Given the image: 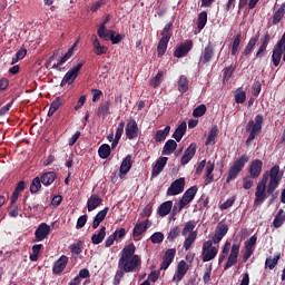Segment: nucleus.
Masks as SVG:
<instances>
[{
	"mask_svg": "<svg viewBox=\"0 0 285 285\" xmlns=\"http://www.w3.org/2000/svg\"><path fill=\"white\" fill-rule=\"evenodd\" d=\"M282 175L284 173L279 171V165H275L263 174L262 179L258 181L255 190L254 206H262L268 195H273L282 181Z\"/></svg>",
	"mask_w": 285,
	"mask_h": 285,
	"instance_id": "nucleus-1",
	"label": "nucleus"
},
{
	"mask_svg": "<svg viewBox=\"0 0 285 285\" xmlns=\"http://www.w3.org/2000/svg\"><path fill=\"white\" fill-rule=\"evenodd\" d=\"M137 247L134 243L125 246L121 250L120 258L118 261V268L125 273H137V269L141 267V257L135 254Z\"/></svg>",
	"mask_w": 285,
	"mask_h": 285,
	"instance_id": "nucleus-2",
	"label": "nucleus"
},
{
	"mask_svg": "<svg viewBox=\"0 0 285 285\" xmlns=\"http://www.w3.org/2000/svg\"><path fill=\"white\" fill-rule=\"evenodd\" d=\"M264 125V116L262 114H258L255 116V121L249 120L246 127L247 132H249L247 139H246V146L249 144H253L255 137L258 135H262V126Z\"/></svg>",
	"mask_w": 285,
	"mask_h": 285,
	"instance_id": "nucleus-3",
	"label": "nucleus"
},
{
	"mask_svg": "<svg viewBox=\"0 0 285 285\" xmlns=\"http://www.w3.org/2000/svg\"><path fill=\"white\" fill-rule=\"evenodd\" d=\"M248 161H250V157L246 155H242L239 158H237L228 170L226 184H230V181L237 179L239 173L244 170V167L248 164Z\"/></svg>",
	"mask_w": 285,
	"mask_h": 285,
	"instance_id": "nucleus-4",
	"label": "nucleus"
},
{
	"mask_svg": "<svg viewBox=\"0 0 285 285\" xmlns=\"http://www.w3.org/2000/svg\"><path fill=\"white\" fill-rule=\"evenodd\" d=\"M86 65V61L79 62L77 66L72 67L67 71V73L63 76L60 86L63 87L66 83H75V79L79 77V72H81V68Z\"/></svg>",
	"mask_w": 285,
	"mask_h": 285,
	"instance_id": "nucleus-5",
	"label": "nucleus"
},
{
	"mask_svg": "<svg viewBox=\"0 0 285 285\" xmlns=\"http://www.w3.org/2000/svg\"><path fill=\"white\" fill-rule=\"evenodd\" d=\"M185 186H186V178L180 177L174 180L167 189V196L175 197V195H181V193H184Z\"/></svg>",
	"mask_w": 285,
	"mask_h": 285,
	"instance_id": "nucleus-6",
	"label": "nucleus"
},
{
	"mask_svg": "<svg viewBox=\"0 0 285 285\" xmlns=\"http://www.w3.org/2000/svg\"><path fill=\"white\" fill-rule=\"evenodd\" d=\"M126 137L127 139H137L139 137V126L137 125V120L135 118H130L127 121L126 128H125Z\"/></svg>",
	"mask_w": 285,
	"mask_h": 285,
	"instance_id": "nucleus-7",
	"label": "nucleus"
},
{
	"mask_svg": "<svg viewBox=\"0 0 285 285\" xmlns=\"http://www.w3.org/2000/svg\"><path fill=\"white\" fill-rule=\"evenodd\" d=\"M197 186H191L190 188H188L180 200L179 202V209L181 208H186V206H188V204H190V202H193V199H195V195H197Z\"/></svg>",
	"mask_w": 285,
	"mask_h": 285,
	"instance_id": "nucleus-8",
	"label": "nucleus"
},
{
	"mask_svg": "<svg viewBox=\"0 0 285 285\" xmlns=\"http://www.w3.org/2000/svg\"><path fill=\"white\" fill-rule=\"evenodd\" d=\"M177 255V249L169 248L165 252L163 256V262L160 264V271H168L170 267V264L175 262V256Z\"/></svg>",
	"mask_w": 285,
	"mask_h": 285,
	"instance_id": "nucleus-9",
	"label": "nucleus"
},
{
	"mask_svg": "<svg viewBox=\"0 0 285 285\" xmlns=\"http://www.w3.org/2000/svg\"><path fill=\"white\" fill-rule=\"evenodd\" d=\"M190 269V267L188 266V264L186 263V261H180L177 265V269L174 274L173 277V282H181L184 279V277H186V273H188V271Z\"/></svg>",
	"mask_w": 285,
	"mask_h": 285,
	"instance_id": "nucleus-10",
	"label": "nucleus"
},
{
	"mask_svg": "<svg viewBox=\"0 0 285 285\" xmlns=\"http://www.w3.org/2000/svg\"><path fill=\"white\" fill-rule=\"evenodd\" d=\"M262 168H264V161L259 159L253 160L248 168L250 179H257L262 175Z\"/></svg>",
	"mask_w": 285,
	"mask_h": 285,
	"instance_id": "nucleus-11",
	"label": "nucleus"
},
{
	"mask_svg": "<svg viewBox=\"0 0 285 285\" xmlns=\"http://www.w3.org/2000/svg\"><path fill=\"white\" fill-rule=\"evenodd\" d=\"M237 257H239V245L234 244L230 249V254L225 264L224 271H228V268H233L235 264H237Z\"/></svg>",
	"mask_w": 285,
	"mask_h": 285,
	"instance_id": "nucleus-12",
	"label": "nucleus"
},
{
	"mask_svg": "<svg viewBox=\"0 0 285 285\" xmlns=\"http://www.w3.org/2000/svg\"><path fill=\"white\" fill-rule=\"evenodd\" d=\"M69 258L66 255L60 256L52 265L53 275H61L63 271H66V266H68Z\"/></svg>",
	"mask_w": 285,
	"mask_h": 285,
	"instance_id": "nucleus-13",
	"label": "nucleus"
},
{
	"mask_svg": "<svg viewBox=\"0 0 285 285\" xmlns=\"http://www.w3.org/2000/svg\"><path fill=\"white\" fill-rule=\"evenodd\" d=\"M50 235V227L46 223H41L35 232V242H43Z\"/></svg>",
	"mask_w": 285,
	"mask_h": 285,
	"instance_id": "nucleus-14",
	"label": "nucleus"
},
{
	"mask_svg": "<svg viewBox=\"0 0 285 285\" xmlns=\"http://www.w3.org/2000/svg\"><path fill=\"white\" fill-rule=\"evenodd\" d=\"M193 50V40H186L185 43H181L174 51V57L177 59H181V57H186Z\"/></svg>",
	"mask_w": 285,
	"mask_h": 285,
	"instance_id": "nucleus-15",
	"label": "nucleus"
},
{
	"mask_svg": "<svg viewBox=\"0 0 285 285\" xmlns=\"http://www.w3.org/2000/svg\"><path fill=\"white\" fill-rule=\"evenodd\" d=\"M214 56L215 47L212 43H208L199 58V63H202V66H206V63H208Z\"/></svg>",
	"mask_w": 285,
	"mask_h": 285,
	"instance_id": "nucleus-16",
	"label": "nucleus"
},
{
	"mask_svg": "<svg viewBox=\"0 0 285 285\" xmlns=\"http://www.w3.org/2000/svg\"><path fill=\"white\" fill-rule=\"evenodd\" d=\"M196 153H197V144L191 142L189 145V147L185 150V153L180 159L181 166H186V164H188L190 161V159H193V157H195Z\"/></svg>",
	"mask_w": 285,
	"mask_h": 285,
	"instance_id": "nucleus-17",
	"label": "nucleus"
},
{
	"mask_svg": "<svg viewBox=\"0 0 285 285\" xmlns=\"http://www.w3.org/2000/svg\"><path fill=\"white\" fill-rule=\"evenodd\" d=\"M167 164L168 157H160L157 159L151 170V177H158L160 173H164V168H166Z\"/></svg>",
	"mask_w": 285,
	"mask_h": 285,
	"instance_id": "nucleus-18",
	"label": "nucleus"
},
{
	"mask_svg": "<svg viewBox=\"0 0 285 285\" xmlns=\"http://www.w3.org/2000/svg\"><path fill=\"white\" fill-rule=\"evenodd\" d=\"M130 168H132V156L127 155L120 165L119 177H121V175H128V173H130Z\"/></svg>",
	"mask_w": 285,
	"mask_h": 285,
	"instance_id": "nucleus-19",
	"label": "nucleus"
},
{
	"mask_svg": "<svg viewBox=\"0 0 285 285\" xmlns=\"http://www.w3.org/2000/svg\"><path fill=\"white\" fill-rule=\"evenodd\" d=\"M173 210V200H167L160 204V206L157 209V215L159 217H166L167 215H170Z\"/></svg>",
	"mask_w": 285,
	"mask_h": 285,
	"instance_id": "nucleus-20",
	"label": "nucleus"
},
{
	"mask_svg": "<svg viewBox=\"0 0 285 285\" xmlns=\"http://www.w3.org/2000/svg\"><path fill=\"white\" fill-rule=\"evenodd\" d=\"M104 202L101 197L97 194H92L88 200H87V208L89 213H92V210H96V208Z\"/></svg>",
	"mask_w": 285,
	"mask_h": 285,
	"instance_id": "nucleus-21",
	"label": "nucleus"
},
{
	"mask_svg": "<svg viewBox=\"0 0 285 285\" xmlns=\"http://www.w3.org/2000/svg\"><path fill=\"white\" fill-rule=\"evenodd\" d=\"M57 179V174L55 171H46L40 176V181L43 186H52Z\"/></svg>",
	"mask_w": 285,
	"mask_h": 285,
	"instance_id": "nucleus-22",
	"label": "nucleus"
},
{
	"mask_svg": "<svg viewBox=\"0 0 285 285\" xmlns=\"http://www.w3.org/2000/svg\"><path fill=\"white\" fill-rule=\"evenodd\" d=\"M188 129V125H186V121H183L174 131L173 138L179 142L181 139H184V136L186 135V130Z\"/></svg>",
	"mask_w": 285,
	"mask_h": 285,
	"instance_id": "nucleus-23",
	"label": "nucleus"
},
{
	"mask_svg": "<svg viewBox=\"0 0 285 285\" xmlns=\"http://www.w3.org/2000/svg\"><path fill=\"white\" fill-rule=\"evenodd\" d=\"M257 41H259V31L255 35V37L250 38L248 43L246 45L243 55L244 57H248L257 46Z\"/></svg>",
	"mask_w": 285,
	"mask_h": 285,
	"instance_id": "nucleus-24",
	"label": "nucleus"
},
{
	"mask_svg": "<svg viewBox=\"0 0 285 285\" xmlns=\"http://www.w3.org/2000/svg\"><path fill=\"white\" fill-rule=\"evenodd\" d=\"M97 35L99 39H104L105 41H110V37L112 35H117V32L115 30H109L108 28H106V26H99L97 30Z\"/></svg>",
	"mask_w": 285,
	"mask_h": 285,
	"instance_id": "nucleus-25",
	"label": "nucleus"
},
{
	"mask_svg": "<svg viewBox=\"0 0 285 285\" xmlns=\"http://www.w3.org/2000/svg\"><path fill=\"white\" fill-rule=\"evenodd\" d=\"M206 166V176H205V184L208 186V184H213V180L215 179V176L213 175V171L215 170V163L207 161Z\"/></svg>",
	"mask_w": 285,
	"mask_h": 285,
	"instance_id": "nucleus-26",
	"label": "nucleus"
},
{
	"mask_svg": "<svg viewBox=\"0 0 285 285\" xmlns=\"http://www.w3.org/2000/svg\"><path fill=\"white\" fill-rule=\"evenodd\" d=\"M63 104H66V101L61 98V97H56V99L51 102L49 111L47 114L48 117H52V115H55V112L61 108V106H63Z\"/></svg>",
	"mask_w": 285,
	"mask_h": 285,
	"instance_id": "nucleus-27",
	"label": "nucleus"
},
{
	"mask_svg": "<svg viewBox=\"0 0 285 285\" xmlns=\"http://www.w3.org/2000/svg\"><path fill=\"white\" fill-rule=\"evenodd\" d=\"M177 150V141L169 139L165 142L161 155H173Z\"/></svg>",
	"mask_w": 285,
	"mask_h": 285,
	"instance_id": "nucleus-28",
	"label": "nucleus"
},
{
	"mask_svg": "<svg viewBox=\"0 0 285 285\" xmlns=\"http://www.w3.org/2000/svg\"><path fill=\"white\" fill-rule=\"evenodd\" d=\"M106 239V226H102L97 234L91 236V244L99 245Z\"/></svg>",
	"mask_w": 285,
	"mask_h": 285,
	"instance_id": "nucleus-29",
	"label": "nucleus"
},
{
	"mask_svg": "<svg viewBox=\"0 0 285 285\" xmlns=\"http://www.w3.org/2000/svg\"><path fill=\"white\" fill-rule=\"evenodd\" d=\"M219 249H217V247H212L210 249L203 250V262H212V259H215V257H217Z\"/></svg>",
	"mask_w": 285,
	"mask_h": 285,
	"instance_id": "nucleus-30",
	"label": "nucleus"
},
{
	"mask_svg": "<svg viewBox=\"0 0 285 285\" xmlns=\"http://www.w3.org/2000/svg\"><path fill=\"white\" fill-rule=\"evenodd\" d=\"M110 100L102 101L97 110V117H106V115L110 114Z\"/></svg>",
	"mask_w": 285,
	"mask_h": 285,
	"instance_id": "nucleus-31",
	"label": "nucleus"
},
{
	"mask_svg": "<svg viewBox=\"0 0 285 285\" xmlns=\"http://www.w3.org/2000/svg\"><path fill=\"white\" fill-rule=\"evenodd\" d=\"M217 135H219V129L217 128V126H214L210 130L209 134L207 136L206 146H215V139H217Z\"/></svg>",
	"mask_w": 285,
	"mask_h": 285,
	"instance_id": "nucleus-32",
	"label": "nucleus"
},
{
	"mask_svg": "<svg viewBox=\"0 0 285 285\" xmlns=\"http://www.w3.org/2000/svg\"><path fill=\"white\" fill-rule=\"evenodd\" d=\"M167 135H170V126H166L163 130H157L154 139L159 144V141H166Z\"/></svg>",
	"mask_w": 285,
	"mask_h": 285,
	"instance_id": "nucleus-33",
	"label": "nucleus"
},
{
	"mask_svg": "<svg viewBox=\"0 0 285 285\" xmlns=\"http://www.w3.org/2000/svg\"><path fill=\"white\" fill-rule=\"evenodd\" d=\"M284 14H285V4L283 3L273 14V24L277 26V23H279V21H282L284 19Z\"/></svg>",
	"mask_w": 285,
	"mask_h": 285,
	"instance_id": "nucleus-34",
	"label": "nucleus"
},
{
	"mask_svg": "<svg viewBox=\"0 0 285 285\" xmlns=\"http://www.w3.org/2000/svg\"><path fill=\"white\" fill-rule=\"evenodd\" d=\"M282 258V254H277L274 257H268L265 261V268H269V271H273L277 264H279V259Z\"/></svg>",
	"mask_w": 285,
	"mask_h": 285,
	"instance_id": "nucleus-35",
	"label": "nucleus"
},
{
	"mask_svg": "<svg viewBox=\"0 0 285 285\" xmlns=\"http://www.w3.org/2000/svg\"><path fill=\"white\" fill-rule=\"evenodd\" d=\"M110 153H112V149L108 144L101 145L98 149V155L100 159H108L110 157Z\"/></svg>",
	"mask_w": 285,
	"mask_h": 285,
	"instance_id": "nucleus-36",
	"label": "nucleus"
},
{
	"mask_svg": "<svg viewBox=\"0 0 285 285\" xmlns=\"http://www.w3.org/2000/svg\"><path fill=\"white\" fill-rule=\"evenodd\" d=\"M197 239V232H193L188 235V237L184 240V248L185 250H190L193 248V244H195V240Z\"/></svg>",
	"mask_w": 285,
	"mask_h": 285,
	"instance_id": "nucleus-37",
	"label": "nucleus"
},
{
	"mask_svg": "<svg viewBox=\"0 0 285 285\" xmlns=\"http://www.w3.org/2000/svg\"><path fill=\"white\" fill-rule=\"evenodd\" d=\"M41 178L39 176L35 177L31 180L30 184V193L31 195H37V193H39L41 190Z\"/></svg>",
	"mask_w": 285,
	"mask_h": 285,
	"instance_id": "nucleus-38",
	"label": "nucleus"
},
{
	"mask_svg": "<svg viewBox=\"0 0 285 285\" xmlns=\"http://www.w3.org/2000/svg\"><path fill=\"white\" fill-rule=\"evenodd\" d=\"M208 23V12L203 11L198 14L197 28L198 30H204Z\"/></svg>",
	"mask_w": 285,
	"mask_h": 285,
	"instance_id": "nucleus-39",
	"label": "nucleus"
},
{
	"mask_svg": "<svg viewBox=\"0 0 285 285\" xmlns=\"http://www.w3.org/2000/svg\"><path fill=\"white\" fill-rule=\"evenodd\" d=\"M161 81H164V71H158L156 76L149 80V86H151V88H159Z\"/></svg>",
	"mask_w": 285,
	"mask_h": 285,
	"instance_id": "nucleus-40",
	"label": "nucleus"
},
{
	"mask_svg": "<svg viewBox=\"0 0 285 285\" xmlns=\"http://www.w3.org/2000/svg\"><path fill=\"white\" fill-rule=\"evenodd\" d=\"M170 37H173V22H169L164 27L160 39L170 41Z\"/></svg>",
	"mask_w": 285,
	"mask_h": 285,
	"instance_id": "nucleus-41",
	"label": "nucleus"
},
{
	"mask_svg": "<svg viewBox=\"0 0 285 285\" xmlns=\"http://www.w3.org/2000/svg\"><path fill=\"white\" fill-rule=\"evenodd\" d=\"M195 226H197V223H195V220H188L181 230L183 237H186L188 233H195Z\"/></svg>",
	"mask_w": 285,
	"mask_h": 285,
	"instance_id": "nucleus-42",
	"label": "nucleus"
},
{
	"mask_svg": "<svg viewBox=\"0 0 285 285\" xmlns=\"http://www.w3.org/2000/svg\"><path fill=\"white\" fill-rule=\"evenodd\" d=\"M168 43H169V40H164L160 38L157 46L158 57H164V55H166V50H168Z\"/></svg>",
	"mask_w": 285,
	"mask_h": 285,
	"instance_id": "nucleus-43",
	"label": "nucleus"
},
{
	"mask_svg": "<svg viewBox=\"0 0 285 285\" xmlns=\"http://www.w3.org/2000/svg\"><path fill=\"white\" fill-rule=\"evenodd\" d=\"M178 90L184 95V92H188V78L186 76H180L178 80Z\"/></svg>",
	"mask_w": 285,
	"mask_h": 285,
	"instance_id": "nucleus-44",
	"label": "nucleus"
},
{
	"mask_svg": "<svg viewBox=\"0 0 285 285\" xmlns=\"http://www.w3.org/2000/svg\"><path fill=\"white\" fill-rule=\"evenodd\" d=\"M282 215H284V209H279L276 216L274 217V220H273L274 228H282V226L284 225L285 220L282 217Z\"/></svg>",
	"mask_w": 285,
	"mask_h": 285,
	"instance_id": "nucleus-45",
	"label": "nucleus"
},
{
	"mask_svg": "<svg viewBox=\"0 0 285 285\" xmlns=\"http://www.w3.org/2000/svg\"><path fill=\"white\" fill-rule=\"evenodd\" d=\"M242 43V33H237L232 43V55L235 57L239 50V45Z\"/></svg>",
	"mask_w": 285,
	"mask_h": 285,
	"instance_id": "nucleus-46",
	"label": "nucleus"
},
{
	"mask_svg": "<svg viewBox=\"0 0 285 285\" xmlns=\"http://www.w3.org/2000/svg\"><path fill=\"white\" fill-rule=\"evenodd\" d=\"M28 55V50L26 48H21L17 51L16 57L12 58L11 66H14V63H19L21 59H24Z\"/></svg>",
	"mask_w": 285,
	"mask_h": 285,
	"instance_id": "nucleus-47",
	"label": "nucleus"
},
{
	"mask_svg": "<svg viewBox=\"0 0 285 285\" xmlns=\"http://www.w3.org/2000/svg\"><path fill=\"white\" fill-rule=\"evenodd\" d=\"M179 235H181V229L179 228V226H175L169 230V233L167 235V239L169 242H175V239H177V237H179Z\"/></svg>",
	"mask_w": 285,
	"mask_h": 285,
	"instance_id": "nucleus-48",
	"label": "nucleus"
},
{
	"mask_svg": "<svg viewBox=\"0 0 285 285\" xmlns=\"http://www.w3.org/2000/svg\"><path fill=\"white\" fill-rule=\"evenodd\" d=\"M70 250L72 253V255H81L82 250H83V242L79 240L76 244H72L70 246Z\"/></svg>",
	"mask_w": 285,
	"mask_h": 285,
	"instance_id": "nucleus-49",
	"label": "nucleus"
},
{
	"mask_svg": "<svg viewBox=\"0 0 285 285\" xmlns=\"http://www.w3.org/2000/svg\"><path fill=\"white\" fill-rule=\"evenodd\" d=\"M206 105H199L193 110V117H204L206 115Z\"/></svg>",
	"mask_w": 285,
	"mask_h": 285,
	"instance_id": "nucleus-50",
	"label": "nucleus"
},
{
	"mask_svg": "<svg viewBox=\"0 0 285 285\" xmlns=\"http://www.w3.org/2000/svg\"><path fill=\"white\" fill-rule=\"evenodd\" d=\"M146 233V227H144V224L138 223L134 227L132 236L134 237H141Z\"/></svg>",
	"mask_w": 285,
	"mask_h": 285,
	"instance_id": "nucleus-51",
	"label": "nucleus"
},
{
	"mask_svg": "<svg viewBox=\"0 0 285 285\" xmlns=\"http://www.w3.org/2000/svg\"><path fill=\"white\" fill-rule=\"evenodd\" d=\"M212 273H213V264L206 265L205 273L203 275L204 284H210Z\"/></svg>",
	"mask_w": 285,
	"mask_h": 285,
	"instance_id": "nucleus-52",
	"label": "nucleus"
},
{
	"mask_svg": "<svg viewBox=\"0 0 285 285\" xmlns=\"http://www.w3.org/2000/svg\"><path fill=\"white\" fill-rule=\"evenodd\" d=\"M151 244H161L164 242V233L156 232L150 236Z\"/></svg>",
	"mask_w": 285,
	"mask_h": 285,
	"instance_id": "nucleus-53",
	"label": "nucleus"
},
{
	"mask_svg": "<svg viewBox=\"0 0 285 285\" xmlns=\"http://www.w3.org/2000/svg\"><path fill=\"white\" fill-rule=\"evenodd\" d=\"M235 196H232L230 198H228L225 203H223L219 208L220 210H228V208H230L233 206V204H235Z\"/></svg>",
	"mask_w": 285,
	"mask_h": 285,
	"instance_id": "nucleus-54",
	"label": "nucleus"
},
{
	"mask_svg": "<svg viewBox=\"0 0 285 285\" xmlns=\"http://www.w3.org/2000/svg\"><path fill=\"white\" fill-rule=\"evenodd\" d=\"M124 128H126V122L120 121V122L118 124L117 129H116V135H115V138H114V139H118V140L121 139V135H124Z\"/></svg>",
	"mask_w": 285,
	"mask_h": 285,
	"instance_id": "nucleus-55",
	"label": "nucleus"
},
{
	"mask_svg": "<svg viewBox=\"0 0 285 285\" xmlns=\"http://www.w3.org/2000/svg\"><path fill=\"white\" fill-rule=\"evenodd\" d=\"M110 210V207H105L104 209H101L95 217L96 220L98 222H104V219H106V215H108V212Z\"/></svg>",
	"mask_w": 285,
	"mask_h": 285,
	"instance_id": "nucleus-56",
	"label": "nucleus"
},
{
	"mask_svg": "<svg viewBox=\"0 0 285 285\" xmlns=\"http://www.w3.org/2000/svg\"><path fill=\"white\" fill-rule=\"evenodd\" d=\"M216 230L223 235V237H226V235L228 234V225L223 224V223H218Z\"/></svg>",
	"mask_w": 285,
	"mask_h": 285,
	"instance_id": "nucleus-57",
	"label": "nucleus"
},
{
	"mask_svg": "<svg viewBox=\"0 0 285 285\" xmlns=\"http://www.w3.org/2000/svg\"><path fill=\"white\" fill-rule=\"evenodd\" d=\"M246 101V91H237L235 95L236 104H244Z\"/></svg>",
	"mask_w": 285,
	"mask_h": 285,
	"instance_id": "nucleus-58",
	"label": "nucleus"
},
{
	"mask_svg": "<svg viewBox=\"0 0 285 285\" xmlns=\"http://www.w3.org/2000/svg\"><path fill=\"white\" fill-rule=\"evenodd\" d=\"M88 222V215H82L78 218L77 224H76V228H83V226H86V223Z\"/></svg>",
	"mask_w": 285,
	"mask_h": 285,
	"instance_id": "nucleus-59",
	"label": "nucleus"
},
{
	"mask_svg": "<svg viewBox=\"0 0 285 285\" xmlns=\"http://www.w3.org/2000/svg\"><path fill=\"white\" fill-rule=\"evenodd\" d=\"M117 239V232H115L112 235H110L106 240H105V247L110 248L112 244H115V240Z\"/></svg>",
	"mask_w": 285,
	"mask_h": 285,
	"instance_id": "nucleus-60",
	"label": "nucleus"
},
{
	"mask_svg": "<svg viewBox=\"0 0 285 285\" xmlns=\"http://www.w3.org/2000/svg\"><path fill=\"white\" fill-rule=\"evenodd\" d=\"M29 210L31 213H41V210H43V206L38 203H31V205H29Z\"/></svg>",
	"mask_w": 285,
	"mask_h": 285,
	"instance_id": "nucleus-61",
	"label": "nucleus"
},
{
	"mask_svg": "<svg viewBox=\"0 0 285 285\" xmlns=\"http://www.w3.org/2000/svg\"><path fill=\"white\" fill-rule=\"evenodd\" d=\"M140 215L141 217H150V215H153V205H146Z\"/></svg>",
	"mask_w": 285,
	"mask_h": 285,
	"instance_id": "nucleus-62",
	"label": "nucleus"
},
{
	"mask_svg": "<svg viewBox=\"0 0 285 285\" xmlns=\"http://www.w3.org/2000/svg\"><path fill=\"white\" fill-rule=\"evenodd\" d=\"M126 272L125 271H122V269H119L117 273H116V275H115V277H114V284L115 285H119L120 283H121V279L124 278V274H125Z\"/></svg>",
	"mask_w": 285,
	"mask_h": 285,
	"instance_id": "nucleus-63",
	"label": "nucleus"
},
{
	"mask_svg": "<svg viewBox=\"0 0 285 285\" xmlns=\"http://www.w3.org/2000/svg\"><path fill=\"white\" fill-rule=\"evenodd\" d=\"M257 244V236L253 235L246 243L245 248H253Z\"/></svg>",
	"mask_w": 285,
	"mask_h": 285,
	"instance_id": "nucleus-64",
	"label": "nucleus"
}]
</instances>
